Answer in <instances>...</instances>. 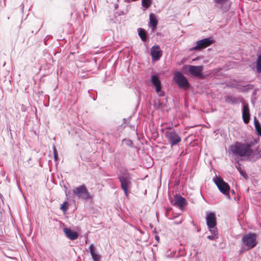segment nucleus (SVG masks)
Returning a JSON list of instances; mask_svg holds the SVG:
<instances>
[{
    "instance_id": "obj_3",
    "label": "nucleus",
    "mask_w": 261,
    "mask_h": 261,
    "mask_svg": "<svg viewBox=\"0 0 261 261\" xmlns=\"http://www.w3.org/2000/svg\"><path fill=\"white\" fill-rule=\"evenodd\" d=\"M257 236L255 233H249L243 236L242 241L248 249L254 248L257 244Z\"/></svg>"
},
{
    "instance_id": "obj_23",
    "label": "nucleus",
    "mask_w": 261,
    "mask_h": 261,
    "mask_svg": "<svg viewBox=\"0 0 261 261\" xmlns=\"http://www.w3.org/2000/svg\"><path fill=\"white\" fill-rule=\"evenodd\" d=\"M142 6L145 8H148L151 4V0H142Z\"/></svg>"
},
{
    "instance_id": "obj_1",
    "label": "nucleus",
    "mask_w": 261,
    "mask_h": 261,
    "mask_svg": "<svg viewBox=\"0 0 261 261\" xmlns=\"http://www.w3.org/2000/svg\"><path fill=\"white\" fill-rule=\"evenodd\" d=\"M252 144L236 142L230 146V150L232 153L237 157H246L250 159L254 156V151L251 148Z\"/></svg>"
},
{
    "instance_id": "obj_28",
    "label": "nucleus",
    "mask_w": 261,
    "mask_h": 261,
    "mask_svg": "<svg viewBox=\"0 0 261 261\" xmlns=\"http://www.w3.org/2000/svg\"><path fill=\"white\" fill-rule=\"evenodd\" d=\"M207 238L209 240H214L215 239V237L214 236H207Z\"/></svg>"
},
{
    "instance_id": "obj_17",
    "label": "nucleus",
    "mask_w": 261,
    "mask_h": 261,
    "mask_svg": "<svg viewBox=\"0 0 261 261\" xmlns=\"http://www.w3.org/2000/svg\"><path fill=\"white\" fill-rule=\"evenodd\" d=\"M149 23L150 27L153 28V30L156 28L158 23V20L156 19L155 14L151 13L149 14Z\"/></svg>"
},
{
    "instance_id": "obj_15",
    "label": "nucleus",
    "mask_w": 261,
    "mask_h": 261,
    "mask_svg": "<svg viewBox=\"0 0 261 261\" xmlns=\"http://www.w3.org/2000/svg\"><path fill=\"white\" fill-rule=\"evenodd\" d=\"M175 198V205L178 206L180 209L187 204L186 199L181 196H176L174 197Z\"/></svg>"
},
{
    "instance_id": "obj_12",
    "label": "nucleus",
    "mask_w": 261,
    "mask_h": 261,
    "mask_svg": "<svg viewBox=\"0 0 261 261\" xmlns=\"http://www.w3.org/2000/svg\"><path fill=\"white\" fill-rule=\"evenodd\" d=\"M243 119L245 124H248L250 120V113L249 106L247 103H243Z\"/></svg>"
},
{
    "instance_id": "obj_22",
    "label": "nucleus",
    "mask_w": 261,
    "mask_h": 261,
    "mask_svg": "<svg viewBox=\"0 0 261 261\" xmlns=\"http://www.w3.org/2000/svg\"><path fill=\"white\" fill-rule=\"evenodd\" d=\"M229 0H214V3L218 6H222L226 4Z\"/></svg>"
},
{
    "instance_id": "obj_7",
    "label": "nucleus",
    "mask_w": 261,
    "mask_h": 261,
    "mask_svg": "<svg viewBox=\"0 0 261 261\" xmlns=\"http://www.w3.org/2000/svg\"><path fill=\"white\" fill-rule=\"evenodd\" d=\"M174 79L179 87L184 89H187L189 88L190 85L188 81L180 72H176L174 75Z\"/></svg>"
},
{
    "instance_id": "obj_4",
    "label": "nucleus",
    "mask_w": 261,
    "mask_h": 261,
    "mask_svg": "<svg viewBox=\"0 0 261 261\" xmlns=\"http://www.w3.org/2000/svg\"><path fill=\"white\" fill-rule=\"evenodd\" d=\"M206 221L210 231L216 236L217 234V230L216 227L217 220L215 214L213 212L207 213L206 217Z\"/></svg>"
},
{
    "instance_id": "obj_14",
    "label": "nucleus",
    "mask_w": 261,
    "mask_h": 261,
    "mask_svg": "<svg viewBox=\"0 0 261 261\" xmlns=\"http://www.w3.org/2000/svg\"><path fill=\"white\" fill-rule=\"evenodd\" d=\"M151 82L153 86L155 87V90L157 92H159L161 91V83L159 77L155 75L151 76Z\"/></svg>"
},
{
    "instance_id": "obj_10",
    "label": "nucleus",
    "mask_w": 261,
    "mask_h": 261,
    "mask_svg": "<svg viewBox=\"0 0 261 261\" xmlns=\"http://www.w3.org/2000/svg\"><path fill=\"white\" fill-rule=\"evenodd\" d=\"M203 66H189V72L192 75H194L198 78H203L202 71Z\"/></svg>"
},
{
    "instance_id": "obj_27",
    "label": "nucleus",
    "mask_w": 261,
    "mask_h": 261,
    "mask_svg": "<svg viewBox=\"0 0 261 261\" xmlns=\"http://www.w3.org/2000/svg\"><path fill=\"white\" fill-rule=\"evenodd\" d=\"M54 157H55V160H57L58 159V153H57V151L56 150H54Z\"/></svg>"
},
{
    "instance_id": "obj_8",
    "label": "nucleus",
    "mask_w": 261,
    "mask_h": 261,
    "mask_svg": "<svg viewBox=\"0 0 261 261\" xmlns=\"http://www.w3.org/2000/svg\"><path fill=\"white\" fill-rule=\"evenodd\" d=\"M165 135L170 143L171 147L176 145L181 140L180 137L174 130L167 131Z\"/></svg>"
},
{
    "instance_id": "obj_21",
    "label": "nucleus",
    "mask_w": 261,
    "mask_h": 261,
    "mask_svg": "<svg viewBox=\"0 0 261 261\" xmlns=\"http://www.w3.org/2000/svg\"><path fill=\"white\" fill-rule=\"evenodd\" d=\"M256 70L258 73H261V54L258 56L256 60Z\"/></svg>"
},
{
    "instance_id": "obj_2",
    "label": "nucleus",
    "mask_w": 261,
    "mask_h": 261,
    "mask_svg": "<svg viewBox=\"0 0 261 261\" xmlns=\"http://www.w3.org/2000/svg\"><path fill=\"white\" fill-rule=\"evenodd\" d=\"M73 193L79 198L87 200L92 198V196L89 192L85 185H82L75 187L72 190Z\"/></svg>"
},
{
    "instance_id": "obj_25",
    "label": "nucleus",
    "mask_w": 261,
    "mask_h": 261,
    "mask_svg": "<svg viewBox=\"0 0 261 261\" xmlns=\"http://www.w3.org/2000/svg\"><path fill=\"white\" fill-rule=\"evenodd\" d=\"M240 173L241 175L243 176L244 178H247V175L245 171L243 170L240 171Z\"/></svg>"
},
{
    "instance_id": "obj_5",
    "label": "nucleus",
    "mask_w": 261,
    "mask_h": 261,
    "mask_svg": "<svg viewBox=\"0 0 261 261\" xmlns=\"http://www.w3.org/2000/svg\"><path fill=\"white\" fill-rule=\"evenodd\" d=\"M213 180L222 193L225 195L229 196L230 187L227 182L220 177L216 176Z\"/></svg>"
},
{
    "instance_id": "obj_24",
    "label": "nucleus",
    "mask_w": 261,
    "mask_h": 261,
    "mask_svg": "<svg viewBox=\"0 0 261 261\" xmlns=\"http://www.w3.org/2000/svg\"><path fill=\"white\" fill-rule=\"evenodd\" d=\"M60 209L63 212H66L68 209V202L67 201H65L62 204H61Z\"/></svg>"
},
{
    "instance_id": "obj_20",
    "label": "nucleus",
    "mask_w": 261,
    "mask_h": 261,
    "mask_svg": "<svg viewBox=\"0 0 261 261\" xmlns=\"http://www.w3.org/2000/svg\"><path fill=\"white\" fill-rule=\"evenodd\" d=\"M255 128L258 135L261 136V125L258 120L255 117L254 119Z\"/></svg>"
},
{
    "instance_id": "obj_11",
    "label": "nucleus",
    "mask_w": 261,
    "mask_h": 261,
    "mask_svg": "<svg viewBox=\"0 0 261 261\" xmlns=\"http://www.w3.org/2000/svg\"><path fill=\"white\" fill-rule=\"evenodd\" d=\"M150 53L152 60L154 61L159 60L162 55V51L158 45H154L151 48Z\"/></svg>"
},
{
    "instance_id": "obj_26",
    "label": "nucleus",
    "mask_w": 261,
    "mask_h": 261,
    "mask_svg": "<svg viewBox=\"0 0 261 261\" xmlns=\"http://www.w3.org/2000/svg\"><path fill=\"white\" fill-rule=\"evenodd\" d=\"M237 163L238 164V166H236V168L238 169V170L240 172V171L242 170V169L241 167V164H240V163L239 162H238Z\"/></svg>"
},
{
    "instance_id": "obj_13",
    "label": "nucleus",
    "mask_w": 261,
    "mask_h": 261,
    "mask_svg": "<svg viewBox=\"0 0 261 261\" xmlns=\"http://www.w3.org/2000/svg\"><path fill=\"white\" fill-rule=\"evenodd\" d=\"M66 236L71 240H76L78 238V234L74 231H72L70 228H65L63 229Z\"/></svg>"
},
{
    "instance_id": "obj_6",
    "label": "nucleus",
    "mask_w": 261,
    "mask_h": 261,
    "mask_svg": "<svg viewBox=\"0 0 261 261\" xmlns=\"http://www.w3.org/2000/svg\"><path fill=\"white\" fill-rule=\"evenodd\" d=\"M121 183V189L123 190L126 196H127V191L131 187V177L129 173H125L118 177Z\"/></svg>"
},
{
    "instance_id": "obj_19",
    "label": "nucleus",
    "mask_w": 261,
    "mask_h": 261,
    "mask_svg": "<svg viewBox=\"0 0 261 261\" xmlns=\"http://www.w3.org/2000/svg\"><path fill=\"white\" fill-rule=\"evenodd\" d=\"M225 101L228 103L235 104L238 102V99L234 97L227 96L225 97Z\"/></svg>"
},
{
    "instance_id": "obj_9",
    "label": "nucleus",
    "mask_w": 261,
    "mask_h": 261,
    "mask_svg": "<svg viewBox=\"0 0 261 261\" xmlns=\"http://www.w3.org/2000/svg\"><path fill=\"white\" fill-rule=\"evenodd\" d=\"M213 43V40L211 38H204L199 40L196 42V45L193 47V49L197 50L205 48Z\"/></svg>"
},
{
    "instance_id": "obj_16",
    "label": "nucleus",
    "mask_w": 261,
    "mask_h": 261,
    "mask_svg": "<svg viewBox=\"0 0 261 261\" xmlns=\"http://www.w3.org/2000/svg\"><path fill=\"white\" fill-rule=\"evenodd\" d=\"M89 249L93 261H99L100 259V256L95 252V247L93 244L90 245Z\"/></svg>"
},
{
    "instance_id": "obj_18",
    "label": "nucleus",
    "mask_w": 261,
    "mask_h": 261,
    "mask_svg": "<svg viewBox=\"0 0 261 261\" xmlns=\"http://www.w3.org/2000/svg\"><path fill=\"white\" fill-rule=\"evenodd\" d=\"M138 33L140 37L143 41H146L147 40V35L145 31L143 29H138Z\"/></svg>"
}]
</instances>
